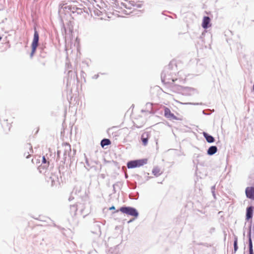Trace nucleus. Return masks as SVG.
<instances>
[{
  "mask_svg": "<svg viewBox=\"0 0 254 254\" xmlns=\"http://www.w3.org/2000/svg\"><path fill=\"white\" fill-rule=\"evenodd\" d=\"M28 149L30 150V151H31L32 150V147L29 145V147H28Z\"/></svg>",
  "mask_w": 254,
  "mask_h": 254,
  "instance_id": "5701e85b",
  "label": "nucleus"
},
{
  "mask_svg": "<svg viewBox=\"0 0 254 254\" xmlns=\"http://www.w3.org/2000/svg\"><path fill=\"white\" fill-rule=\"evenodd\" d=\"M249 249H253V244H252V241L251 236L249 237Z\"/></svg>",
  "mask_w": 254,
  "mask_h": 254,
  "instance_id": "a211bd4d",
  "label": "nucleus"
},
{
  "mask_svg": "<svg viewBox=\"0 0 254 254\" xmlns=\"http://www.w3.org/2000/svg\"><path fill=\"white\" fill-rule=\"evenodd\" d=\"M50 165V161L46 159L45 156H43L42 157V164L40 165L38 169L40 173H42L44 170H46Z\"/></svg>",
  "mask_w": 254,
  "mask_h": 254,
  "instance_id": "39448f33",
  "label": "nucleus"
},
{
  "mask_svg": "<svg viewBox=\"0 0 254 254\" xmlns=\"http://www.w3.org/2000/svg\"><path fill=\"white\" fill-rule=\"evenodd\" d=\"M234 251L236 252L238 250V246H237V238H235L234 243Z\"/></svg>",
  "mask_w": 254,
  "mask_h": 254,
  "instance_id": "f3484780",
  "label": "nucleus"
},
{
  "mask_svg": "<svg viewBox=\"0 0 254 254\" xmlns=\"http://www.w3.org/2000/svg\"><path fill=\"white\" fill-rule=\"evenodd\" d=\"M120 211L123 213L134 216L135 217L138 216V212L135 209L130 207H122L120 209Z\"/></svg>",
  "mask_w": 254,
  "mask_h": 254,
  "instance_id": "20e7f679",
  "label": "nucleus"
},
{
  "mask_svg": "<svg viewBox=\"0 0 254 254\" xmlns=\"http://www.w3.org/2000/svg\"><path fill=\"white\" fill-rule=\"evenodd\" d=\"M149 137V133L148 132H145L141 135V139L143 145L146 146L148 143V139Z\"/></svg>",
  "mask_w": 254,
  "mask_h": 254,
  "instance_id": "9b49d317",
  "label": "nucleus"
},
{
  "mask_svg": "<svg viewBox=\"0 0 254 254\" xmlns=\"http://www.w3.org/2000/svg\"><path fill=\"white\" fill-rule=\"evenodd\" d=\"M1 39V37L0 36V40Z\"/></svg>",
  "mask_w": 254,
  "mask_h": 254,
  "instance_id": "393cba45",
  "label": "nucleus"
},
{
  "mask_svg": "<svg viewBox=\"0 0 254 254\" xmlns=\"http://www.w3.org/2000/svg\"><path fill=\"white\" fill-rule=\"evenodd\" d=\"M28 155L24 154V155H25V156H26V158H28V156L30 155V154H29V152L28 153Z\"/></svg>",
  "mask_w": 254,
  "mask_h": 254,
  "instance_id": "b1692460",
  "label": "nucleus"
},
{
  "mask_svg": "<svg viewBox=\"0 0 254 254\" xmlns=\"http://www.w3.org/2000/svg\"><path fill=\"white\" fill-rule=\"evenodd\" d=\"M249 253L250 254H254L253 249H249Z\"/></svg>",
  "mask_w": 254,
  "mask_h": 254,
  "instance_id": "412c9836",
  "label": "nucleus"
},
{
  "mask_svg": "<svg viewBox=\"0 0 254 254\" xmlns=\"http://www.w3.org/2000/svg\"><path fill=\"white\" fill-rule=\"evenodd\" d=\"M164 116L167 119L173 120H179L180 119L176 117L173 113L171 112L170 109L168 107H164Z\"/></svg>",
  "mask_w": 254,
  "mask_h": 254,
  "instance_id": "423d86ee",
  "label": "nucleus"
},
{
  "mask_svg": "<svg viewBox=\"0 0 254 254\" xmlns=\"http://www.w3.org/2000/svg\"><path fill=\"white\" fill-rule=\"evenodd\" d=\"M253 211V207L250 206V207L247 208V214H246L247 219H249L252 218Z\"/></svg>",
  "mask_w": 254,
  "mask_h": 254,
  "instance_id": "2eb2a0df",
  "label": "nucleus"
},
{
  "mask_svg": "<svg viewBox=\"0 0 254 254\" xmlns=\"http://www.w3.org/2000/svg\"><path fill=\"white\" fill-rule=\"evenodd\" d=\"M162 173L161 169L158 167H154L152 170V174L156 177L160 176Z\"/></svg>",
  "mask_w": 254,
  "mask_h": 254,
  "instance_id": "ddd939ff",
  "label": "nucleus"
},
{
  "mask_svg": "<svg viewBox=\"0 0 254 254\" xmlns=\"http://www.w3.org/2000/svg\"><path fill=\"white\" fill-rule=\"evenodd\" d=\"M115 209V208L113 206L110 208V210H112V209Z\"/></svg>",
  "mask_w": 254,
  "mask_h": 254,
  "instance_id": "4be33fe9",
  "label": "nucleus"
},
{
  "mask_svg": "<svg viewBox=\"0 0 254 254\" xmlns=\"http://www.w3.org/2000/svg\"><path fill=\"white\" fill-rule=\"evenodd\" d=\"M245 192L248 198L254 200V187H247Z\"/></svg>",
  "mask_w": 254,
  "mask_h": 254,
  "instance_id": "0eeeda50",
  "label": "nucleus"
},
{
  "mask_svg": "<svg viewBox=\"0 0 254 254\" xmlns=\"http://www.w3.org/2000/svg\"><path fill=\"white\" fill-rule=\"evenodd\" d=\"M50 179L52 180V184L51 185L53 186L55 185V181L54 179H52V177H50Z\"/></svg>",
  "mask_w": 254,
  "mask_h": 254,
  "instance_id": "aec40b11",
  "label": "nucleus"
},
{
  "mask_svg": "<svg viewBox=\"0 0 254 254\" xmlns=\"http://www.w3.org/2000/svg\"><path fill=\"white\" fill-rule=\"evenodd\" d=\"M39 34L36 29H35L34 37L31 44L32 51L31 53V57H32L35 54L36 49L38 46Z\"/></svg>",
  "mask_w": 254,
  "mask_h": 254,
  "instance_id": "7ed1b4c3",
  "label": "nucleus"
},
{
  "mask_svg": "<svg viewBox=\"0 0 254 254\" xmlns=\"http://www.w3.org/2000/svg\"><path fill=\"white\" fill-rule=\"evenodd\" d=\"M130 2L134 7L138 8L143 5L144 1L143 0H130Z\"/></svg>",
  "mask_w": 254,
  "mask_h": 254,
  "instance_id": "9d476101",
  "label": "nucleus"
},
{
  "mask_svg": "<svg viewBox=\"0 0 254 254\" xmlns=\"http://www.w3.org/2000/svg\"><path fill=\"white\" fill-rule=\"evenodd\" d=\"M6 38V41H5V43L7 44V47L8 48H10V45L9 44V42L8 40H7L6 39V37L5 38Z\"/></svg>",
  "mask_w": 254,
  "mask_h": 254,
  "instance_id": "6ab92c4d",
  "label": "nucleus"
},
{
  "mask_svg": "<svg viewBox=\"0 0 254 254\" xmlns=\"http://www.w3.org/2000/svg\"><path fill=\"white\" fill-rule=\"evenodd\" d=\"M203 135L204 137L205 138L207 141L209 143H212L214 141V138L213 136L209 135L206 132H204L203 133Z\"/></svg>",
  "mask_w": 254,
  "mask_h": 254,
  "instance_id": "f8f14e48",
  "label": "nucleus"
},
{
  "mask_svg": "<svg viewBox=\"0 0 254 254\" xmlns=\"http://www.w3.org/2000/svg\"><path fill=\"white\" fill-rule=\"evenodd\" d=\"M210 18L208 16H204L203 18L202 27L204 29H207V28L211 26L210 24Z\"/></svg>",
  "mask_w": 254,
  "mask_h": 254,
  "instance_id": "1a4fd4ad",
  "label": "nucleus"
},
{
  "mask_svg": "<svg viewBox=\"0 0 254 254\" xmlns=\"http://www.w3.org/2000/svg\"><path fill=\"white\" fill-rule=\"evenodd\" d=\"M161 80L164 84L169 85L174 91H179L183 88L180 83L184 82L183 80L178 78L176 74H173L171 71L163 72L161 75Z\"/></svg>",
  "mask_w": 254,
  "mask_h": 254,
  "instance_id": "f257e3e1",
  "label": "nucleus"
},
{
  "mask_svg": "<svg viewBox=\"0 0 254 254\" xmlns=\"http://www.w3.org/2000/svg\"><path fill=\"white\" fill-rule=\"evenodd\" d=\"M111 144V141L108 139H104L101 141V145L102 147Z\"/></svg>",
  "mask_w": 254,
  "mask_h": 254,
  "instance_id": "dca6fc26",
  "label": "nucleus"
},
{
  "mask_svg": "<svg viewBox=\"0 0 254 254\" xmlns=\"http://www.w3.org/2000/svg\"><path fill=\"white\" fill-rule=\"evenodd\" d=\"M1 125L3 131L8 132L10 130L11 125L10 123L8 122L7 120L1 121Z\"/></svg>",
  "mask_w": 254,
  "mask_h": 254,
  "instance_id": "6e6552de",
  "label": "nucleus"
},
{
  "mask_svg": "<svg viewBox=\"0 0 254 254\" xmlns=\"http://www.w3.org/2000/svg\"><path fill=\"white\" fill-rule=\"evenodd\" d=\"M217 151V148L215 146H212L210 147L207 150V154L212 155L215 154Z\"/></svg>",
  "mask_w": 254,
  "mask_h": 254,
  "instance_id": "4468645a",
  "label": "nucleus"
},
{
  "mask_svg": "<svg viewBox=\"0 0 254 254\" xmlns=\"http://www.w3.org/2000/svg\"><path fill=\"white\" fill-rule=\"evenodd\" d=\"M147 163V159L136 160L128 162L127 164V167L129 169L139 167L146 164Z\"/></svg>",
  "mask_w": 254,
  "mask_h": 254,
  "instance_id": "f03ea898",
  "label": "nucleus"
}]
</instances>
